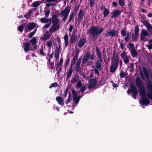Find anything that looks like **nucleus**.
Returning <instances> with one entry per match:
<instances>
[{"mask_svg": "<svg viewBox=\"0 0 152 152\" xmlns=\"http://www.w3.org/2000/svg\"><path fill=\"white\" fill-rule=\"evenodd\" d=\"M86 42V41L85 39H81L77 43L78 46L79 48H81L85 45Z\"/></svg>", "mask_w": 152, "mask_h": 152, "instance_id": "16", "label": "nucleus"}, {"mask_svg": "<svg viewBox=\"0 0 152 152\" xmlns=\"http://www.w3.org/2000/svg\"><path fill=\"white\" fill-rule=\"evenodd\" d=\"M79 79V77L77 75H76L73 77H72L71 80V83L72 84H74L77 82Z\"/></svg>", "mask_w": 152, "mask_h": 152, "instance_id": "23", "label": "nucleus"}, {"mask_svg": "<svg viewBox=\"0 0 152 152\" xmlns=\"http://www.w3.org/2000/svg\"><path fill=\"white\" fill-rule=\"evenodd\" d=\"M130 89H128L127 92L128 94H129L132 92V96L134 99L137 98V96L138 94V92L136 86L133 83H131L129 85Z\"/></svg>", "mask_w": 152, "mask_h": 152, "instance_id": "3", "label": "nucleus"}, {"mask_svg": "<svg viewBox=\"0 0 152 152\" xmlns=\"http://www.w3.org/2000/svg\"><path fill=\"white\" fill-rule=\"evenodd\" d=\"M50 37V34H48L47 35L45 34L42 37V40L45 41L48 39Z\"/></svg>", "mask_w": 152, "mask_h": 152, "instance_id": "29", "label": "nucleus"}, {"mask_svg": "<svg viewBox=\"0 0 152 152\" xmlns=\"http://www.w3.org/2000/svg\"><path fill=\"white\" fill-rule=\"evenodd\" d=\"M129 47L130 49H134V46L132 43H131L129 45Z\"/></svg>", "mask_w": 152, "mask_h": 152, "instance_id": "61", "label": "nucleus"}, {"mask_svg": "<svg viewBox=\"0 0 152 152\" xmlns=\"http://www.w3.org/2000/svg\"><path fill=\"white\" fill-rule=\"evenodd\" d=\"M77 39V37L75 35V34L73 33L69 39L70 44H72L75 43L76 42Z\"/></svg>", "mask_w": 152, "mask_h": 152, "instance_id": "12", "label": "nucleus"}, {"mask_svg": "<svg viewBox=\"0 0 152 152\" xmlns=\"http://www.w3.org/2000/svg\"><path fill=\"white\" fill-rule=\"evenodd\" d=\"M48 23L45 24L43 26V28H49L51 25V22H49Z\"/></svg>", "mask_w": 152, "mask_h": 152, "instance_id": "52", "label": "nucleus"}, {"mask_svg": "<svg viewBox=\"0 0 152 152\" xmlns=\"http://www.w3.org/2000/svg\"><path fill=\"white\" fill-rule=\"evenodd\" d=\"M98 27L96 26H93L87 31L88 33L91 34L93 39L96 38V36L100 34L104 29V28L103 27L100 28L98 31Z\"/></svg>", "mask_w": 152, "mask_h": 152, "instance_id": "2", "label": "nucleus"}, {"mask_svg": "<svg viewBox=\"0 0 152 152\" xmlns=\"http://www.w3.org/2000/svg\"><path fill=\"white\" fill-rule=\"evenodd\" d=\"M62 66H59V68L58 69V71L57 72V74H58V75L59 74V73L61 72V70L62 69Z\"/></svg>", "mask_w": 152, "mask_h": 152, "instance_id": "63", "label": "nucleus"}, {"mask_svg": "<svg viewBox=\"0 0 152 152\" xmlns=\"http://www.w3.org/2000/svg\"><path fill=\"white\" fill-rule=\"evenodd\" d=\"M127 54L125 52H122L121 54V57L123 59L125 58V57L126 56Z\"/></svg>", "mask_w": 152, "mask_h": 152, "instance_id": "56", "label": "nucleus"}, {"mask_svg": "<svg viewBox=\"0 0 152 152\" xmlns=\"http://www.w3.org/2000/svg\"><path fill=\"white\" fill-rule=\"evenodd\" d=\"M71 7L69 6H67L65 9L61 11L58 15L61 16H63L62 21L65 22L67 19L69 14L70 12Z\"/></svg>", "mask_w": 152, "mask_h": 152, "instance_id": "5", "label": "nucleus"}, {"mask_svg": "<svg viewBox=\"0 0 152 152\" xmlns=\"http://www.w3.org/2000/svg\"><path fill=\"white\" fill-rule=\"evenodd\" d=\"M147 96L148 99H151V101L152 102V93L149 92H148Z\"/></svg>", "mask_w": 152, "mask_h": 152, "instance_id": "58", "label": "nucleus"}, {"mask_svg": "<svg viewBox=\"0 0 152 152\" xmlns=\"http://www.w3.org/2000/svg\"><path fill=\"white\" fill-rule=\"evenodd\" d=\"M121 11L119 10H115L113 12L111 18H116L120 15Z\"/></svg>", "mask_w": 152, "mask_h": 152, "instance_id": "9", "label": "nucleus"}, {"mask_svg": "<svg viewBox=\"0 0 152 152\" xmlns=\"http://www.w3.org/2000/svg\"><path fill=\"white\" fill-rule=\"evenodd\" d=\"M23 45L24 46V50L26 52H28L29 50H32L31 48L30 49V46L31 44L30 43L28 42H24Z\"/></svg>", "mask_w": 152, "mask_h": 152, "instance_id": "10", "label": "nucleus"}, {"mask_svg": "<svg viewBox=\"0 0 152 152\" xmlns=\"http://www.w3.org/2000/svg\"><path fill=\"white\" fill-rule=\"evenodd\" d=\"M70 87L69 86H68L66 89L64 90L63 95V96L64 97H66V96L68 91Z\"/></svg>", "mask_w": 152, "mask_h": 152, "instance_id": "31", "label": "nucleus"}, {"mask_svg": "<svg viewBox=\"0 0 152 152\" xmlns=\"http://www.w3.org/2000/svg\"><path fill=\"white\" fill-rule=\"evenodd\" d=\"M36 26V23H28V25L26 26L28 31H30L34 28Z\"/></svg>", "mask_w": 152, "mask_h": 152, "instance_id": "11", "label": "nucleus"}, {"mask_svg": "<svg viewBox=\"0 0 152 152\" xmlns=\"http://www.w3.org/2000/svg\"><path fill=\"white\" fill-rule=\"evenodd\" d=\"M143 70L145 77L147 80H149V77L147 69L146 68L144 67L143 68Z\"/></svg>", "mask_w": 152, "mask_h": 152, "instance_id": "22", "label": "nucleus"}, {"mask_svg": "<svg viewBox=\"0 0 152 152\" xmlns=\"http://www.w3.org/2000/svg\"><path fill=\"white\" fill-rule=\"evenodd\" d=\"M50 66V67H49V68L50 69L52 70L54 68V63L53 62H51L50 63V64H49Z\"/></svg>", "mask_w": 152, "mask_h": 152, "instance_id": "59", "label": "nucleus"}, {"mask_svg": "<svg viewBox=\"0 0 152 152\" xmlns=\"http://www.w3.org/2000/svg\"><path fill=\"white\" fill-rule=\"evenodd\" d=\"M88 59H89L84 57L82 61V64H85L88 61Z\"/></svg>", "mask_w": 152, "mask_h": 152, "instance_id": "47", "label": "nucleus"}, {"mask_svg": "<svg viewBox=\"0 0 152 152\" xmlns=\"http://www.w3.org/2000/svg\"><path fill=\"white\" fill-rule=\"evenodd\" d=\"M72 100L71 95L70 94L69 95L67 99V100L65 102L66 104H68L69 102H71Z\"/></svg>", "mask_w": 152, "mask_h": 152, "instance_id": "44", "label": "nucleus"}, {"mask_svg": "<svg viewBox=\"0 0 152 152\" xmlns=\"http://www.w3.org/2000/svg\"><path fill=\"white\" fill-rule=\"evenodd\" d=\"M96 55L99 58V60H97L95 64V66L96 68L99 70H101L102 68L101 65L102 62V56L100 52L99 49L98 47L96 46Z\"/></svg>", "mask_w": 152, "mask_h": 152, "instance_id": "4", "label": "nucleus"}, {"mask_svg": "<svg viewBox=\"0 0 152 152\" xmlns=\"http://www.w3.org/2000/svg\"><path fill=\"white\" fill-rule=\"evenodd\" d=\"M86 89V86H83L82 87L80 91L81 92L83 93Z\"/></svg>", "mask_w": 152, "mask_h": 152, "instance_id": "54", "label": "nucleus"}, {"mask_svg": "<svg viewBox=\"0 0 152 152\" xmlns=\"http://www.w3.org/2000/svg\"><path fill=\"white\" fill-rule=\"evenodd\" d=\"M111 36L112 37H117L118 35V31L114 29H111L110 30Z\"/></svg>", "mask_w": 152, "mask_h": 152, "instance_id": "19", "label": "nucleus"}, {"mask_svg": "<svg viewBox=\"0 0 152 152\" xmlns=\"http://www.w3.org/2000/svg\"><path fill=\"white\" fill-rule=\"evenodd\" d=\"M113 56L114 57V59L113 62V63L118 65L119 60V59L118 58V54L115 55V53H113Z\"/></svg>", "mask_w": 152, "mask_h": 152, "instance_id": "20", "label": "nucleus"}, {"mask_svg": "<svg viewBox=\"0 0 152 152\" xmlns=\"http://www.w3.org/2000/svg\"><path fill=\"white\" fill-rule=\"evenodd\" d=\"M37 31V28L35 29L32 32L30 33L28 35V37L30 38H31L34 35V34H35V33H36Z\"/></svg>", "mask_w": 152, "mask_h": 152, "instance_id": "36", "label": "nucleus"}, {"mask_svg": "<svg viewBox=\"0 0 152 152\" xmlns=\"http://www.w3.org/2000/svg\"><path fill=\"white\" fill-rule=\"evenodd\" d=\"M82 86L81 82L80 81H79L77 83L76 86L77 88H80Z\"/></svg>", "mask_w": 152, "mask_h": 152, "instance_id": "60", "label": "nucleus"}, {"mask_svg": "<svg viewBox=\"0 0 152 152\" xmlns=\"http://www.w3.org/2000/svg\"><path fill=\"white\" fill-rule=\"evenodd\" d=\"M81 69L80 64L76 63L75 67V71L76 72H79Z\"/></svg>", "mask_w": 152, "mask_h": 152, "instance_id": "28", "label": "nucleus"}, {"mask_svg": "<svg viewBox=\"0 0 152 152\" xmlns=\"http://www.w3.org/2000/svg\"><path fill=\"white\" fill-rule=\"evenodd\" d=\"M90 5L91 7H92L94 5V0H89Z\"/></svg>", "mask_w": 152, "mask_h": 152, "instance_id": "57", "label": "nucleus"}, {"mask_svg": "<svg viewBox=\"0 0 152 152\" xmlns=\"http://www.w3.org/2000/svg\"><path fill=\"white\" fill-rule=\"evenodd\" d=\"M56 100L59 104L62 105H64V100L61 97L57 96L56 97Z\"/></svg>", "mask_w": 152, "mask_h": 152, "instance_id": "15", "label": "nucleus"}, {"mask_svg": "<svg viewBox=\"0 0 152 152\" xmlns=\"http://www.w3.org/2000/svg\"><path fill=\"white\" fill-rule=\"evenodd\" d=\"M73 72L72 67H69V70L68 72L67 75L66 77V80H68L69 78L71 76Z\"/></svg>", "mask_w": 152, "mask_h": 152, "instance_id": "25", "label": "nucleus"}, {"mask_svg": "<svg viewBox=\"0 0 152 152\" xmlns=\"http://www.w3.org/2000/svg\"><path fill=\"white\" fill-rule=\"evenodd\" d=\"M63 59L62 58H61L59 62L58 63L57 65L58 66H62V63L63 62Z\"/></svg>", "mask_w": 152, "mask_h": 152, "instance_id": "53", "label": "nucleus"}, {"mask_svg": "<svg viewBox=\"0 0 152 152\" xmlns=\"http://www.w3.org/2000/svg\"><path fill=\"white\" fill-rule=\"evenodd\" d=\"M44 12L45 13V17L47 18H48L50 12V10H45Z\"/></svg>", "mask_w": 152, "mask_h": 152, "instance_id": "42", "label": "nucleus"}, {"mask_svg": "<svg viewBox=\"0 0 152 152\" xmlns=\"http://www.w3.org/2000/svg\"><path fill=\"white\" fill-rule=\"evenodd\" d=\"M90 52L89 51H87L86 52V53L85 54V56H84V57H86L88 59L90 58Z\"/></svg>", "mask_w": 152, "mask_h": 152, "instance_id": "51", "label": "nucleus"}, {"mask_svg": "<svg viewBox=\"0 0 152 152\" xmlns=\"http://www.w3.org/2000/svg\"><path fill=\"white\" fill-rule=\"evenodd\" d=\"M134 33H132V39L133 41H137L139 36V26L136 25L134 28Z\"/></svg>", "mask_w": 152, "mask_h": 152, "instance_id": "6", "label": "nucleus"}, {"mask_svg": "<svg viewBox=\"0 0 152 152\" xmlns=\"http://www.w3.org/2000/svg\"><path fill=\"white\" fill-rule=\"evenodd\" d=\"M111 83H112L113 86L114 88H117L118 87V85L117 84L115 83L113 81H112Z\"/></svg>", "mask_w": 152, "mask_h": 152, "instance_id": "64", "label": "nucleus"}, {"mask_svg": "<svg viewBox=\"0 0 152 152\" xmlns=\"http://www.w3.org/2000/svg\"><path fill=\"white\" fill-rule=\"evenodd\" d=\"M126 28H123L122 29L121 31V34L122 37H124L126 36Z\"/></svg>", "mask_w": 152, "mask_h": 152, "instance_id": "33", "label": "nucleus"}, {"mask_svg": "<svg viewBox=\"0 0 152 152\" xmlns=\"http://www.w3.org/2000/svg\"><path fill=\"white\" fill-rule=\"evenodd\" d=\"M146 85L148 90L152 92V81L147 80L146 81Z\"/></svg>", "mask_w": 152, "mask_h": 152, "instance_id": "14", "label": "nucleus"}, {"mask_svg": "<svg viewBox=\"0 0 152 152\" xmlns=\"http://www.w3.org/2000/svg\"><path fill=\"white\" fill-rule=\"evenodd\" d=\"M70 59L69 58H68L66 60L65 63L66 65V67L69 64L70 61Z\"/></svg>", "mask_w": 152, "mask_h": 152, "instance_id": "62", "label": "nucleus"}, {"mask_svg": "<svg viewBox=\"0 0 152 152\" xmlns=\"http://www.w3.org/2000/svg\"><path fill=\"white\" fill-rule=\"evenodd\" d=\"M141 34L144 36H147L148 35V33L145 30L143 29L142 31Z\"/></svg>", "mask_w": 152, "mask_h": 152, "instance_id": "41", "label": "nucleus"}, {"mask_svg": "<svg viewBox=\"0 0 152 152\" xmlns=\"http://www.w3.org/2000/svg\"><path fill=\"white\" fill-rule=\"evenodd\" d=\"M124 60V62L126 64H127L129 62V57L127 56H126L125 58L123 59Z\"/></svg>", "mask_w": 152, "mask_h": 152, "instance_id": "46", "label": "nucleus"}, {"mask_svg": "<svg viewBox=\"0 0 152 152\" xmlns=\"http://www.w3.org/2000/svg\"><path fill=\"white\" fill-rule=\"evenodd\" d=\"M37 41V40L36 39V37H34L32 38L30 42L31 43L32 46H34L36 44Z\"/></svg>", "mask_w": 152, "mask_h": 152, "instance_id": "30", "label": "nucleus"}, {"mask_svg": "<svg viewBox=\"0 0 152 152\" xmlns=\"http://www.w3.org/2000/svg\"><path fill=\"white\" fill-rule=\"evenodd\" d=\"M42 3V2L40 1H38L34 2L32 5L33 7H38Z\"/></svg>", "mask_w": 152, "mask_h": 152, "instance_id": "27", "label": "nucleus"}, {"mask_svg": "<svg viewBox=\"0 0 152 152\" xmlns=\"http://www.w3.org/2000/svg\"><path fill=\"white\" fill-rule=\"evenodd\" d=\"M77 59L72 58L71 62V64L70 67H72V66H74L76 64Z\"/></svg>", "mask_w": 152, "mask_h": 152, "instance_id": "37", "label": "nucleus"}, {"mask_svg": "<svg viewBox=\"0 0 152 152\" xmlns=\"http://www.w3.org/2000/svg\"><path fill=\"white\" fill-rule=\"evenodd\" d=\"M119 3L120 5L123 6L125 4V0H119Z\"/></svg>", "mask_w": 152, "mask_h": 152, "instance_id": "50", "label": "nucleus"}, {"mask_svg": "<svg viewBox=\"0 0 152 152\" xmlns=\"http://www.w3.org/2000/svg\"><path fill=\"white\" fill-rule=\"evenodd\" d=\"M143 24L147 27L149 31H150L151 30L152 26L149 22L146 20H144L143 21Z\"/></svg>", "mask_w": 152, "mask_h": 152, "instance_id": "17", "label": "nucleus"}, {"mask_svg": "<svg viewBox=\"0 0 152 152\" xmlns=\"http://www.w3.org/2000/svg\"><path fill=\"white\" fill-rule=\"evenodd\" d=\"M72 94L73 95V97H76L77 96V92L75 91L74 89L72 90Z\"/></svg>", "mask_w": 152, "mask_h": 152, "instance_id": "55", "label": "nucleus"}, {"mask_svg": "<svg viewBox=\"0 0 152 152\" xmlns=\"http://www.w3.org/2000/svg\"><path fill=\"white\" fill-rule=\"evenodd\" d=\"M59 86L58 83L56 82H54L51 84L49 88H51L52 87H58Z\"/></svg>", "mask_w": 152, "mask_h": 152, "instance_id": "38", "label": "nucleus"}, {"mask_svg": "<svg viewBox=\"0 0 152 152\" xmlns=\"http://www.w3.org/2000/svg\"><path fill=\"white\" fill-rule=\"evenodd\" d=\"M90 58L91 60H94L96 58V56L94 53H92L90 54Z\"/></svg>", "mask_w": 152, "mask_h": 152, "instance_id": "43", "label": "nucleus"}, {"mask_svg": "<svg viewBox=\"0 0 152 152\" xmlns=\"http://www.w3.org/2000/svg\"><path fill=\"white\" fill-rule=\"evenodd\" d=\"M73 102H74L76 104H77L80 101L79 99L77 97V96L76 97H73Z\"/></svg>", "mask_w": 152, "mask_h": 152, "instance_id": "40", "label": "nucleus"}, {"mask_svg": "<svg viewBox=\"0 0 152 152\" xmlns=\"http://www.w3.org/2000/svg\"><path fill=\"white\" fill-rule=\"evenodd\" d=\"M40 54L43 56L45 55V53L44 52L43 48H41L39 50Z\"/></svg>", "mask_w": 152, "mask_h": 152, "instance_id": "48", "label": "nucleus"}, {"mask_svg": "<svg viewBox=\"0 0 152 152\" xmlns=\"http://www.w3.org/2000/svg\"><path fill=\"white\" fill-rule=\"evenodd\" d=\"M118 66V64L113 63L111 66L110 71L112 73L114 72L117 69Z\"/></svg>", "mask_w": 152, "mask_h": 152, "instance_id": "18", "label": "nucleus"}, {"mask_svg": "<svg viewBox=\"0 0 152 152\" xmlns=\"http://www.w3.org/2000/svg\"><path fill=\"white\" fill-rule=\"evenodd\" d=\"M53 26H57V24L59 23L60 20L58 18L57 16L56 15H54L52 16V20Z\"/></svg>", "mask_w": 152, "mask_h": 152, "instance_id": "8", "label": "nucleus"}, {"mask_svg": "<svg viewBox=\"0 0 152 152\" xmlns=\"http://www.w3.org/2000/svg\"><path fill=\"white\" fill-rule=\"evenodd\" d=\"M58 29V26H51L50 28L49 31L50 33H52L55 31L57 30Z\"/></svg>", "mask_w": 152, "mask_h": 152, "instance_id": "24", "label": "nucleus"}, {"mask_svg": "<svg viewBox=\"0 0 152 152\" xmlns=\"http://www.w3.org/2000/svg\"><path fill=\"white\" fill-rule=\"evenodd\" d=\"M88 82L89 85L88 88L89 89L94 88L97 84V81L96 78L90 79H89Z\"/></svg>", "mask_w": 152, "mask_h": 152, "instance_id": "7", "label": "nucleus"}, {"mask_svg": "<svg viewBox=\"0 0 152 152\" xmlns=\"http://www.w3.org/2000/svg\"><path fill=\"white\" fill-rule=\"evenodd\" d=\"M130 38V33L129 32H128L126 36V37L125 38V42H128Z\"/></svg>", "mask_w": 152, "mask_h": 152, "instance_id": "39", "label": "nucleus"}, {"mask_svg": "<svg viewBox=\"0 0 152 152\" xmlns=\"http://www.w3.org/2000/svg\"><path fill=\"white\" fill-rule=\"evenodd\" d=\"M135 84L138 88V91L141 95L142 101H140L142 105H147L149 104L150 101L146 97L147 94L144 86L142 83V81L140 77H137L135 81Z\"/></svg>", "mask_w": 152, "mask_h": 152, "instance_id": "1", "label": "nucleus"}, {"mask_svg": "<svg viewBox=\"0 0 152 152\" xmlns=\"http://www.w3.org/2000/svg\"><path fill=\"white\" fill-rule=\"evenodd\" d=\"M60 52L56 51L55 53L54 56L56 60H58L59 58Z\"/></svg>", "mask_w": 152, "mask_h": 152, "instance_id": "45", "label": "nucleus"}, {"mask_svg": "<svg viewBox=\"0 0 152 152\" xmlns=\"http://www.w3.org/2000/svg\"><path fill=\"white\" fill-rule=\"evenodd\" d=\"M110 11L107 8L105 9L103 12V15L104 17H105L107 16L109 14Z\"/></svg>", "mask_w": 152, "mask_h": 152, "instance_id": "35", "label": "nucleus"}, {"mask_svg": "<svg viewBox=\"0 0 152 152\" xmlns=\"http://www.w3.org/2000/svg\"><path fill=\"white\" fill-rule=\"evenodd\" d=\"M46 45L48 48H51L53 46L52 43L50 41H48L46 42Z\"/></svg>", "mask_w": 152, "mask_h": 152, "instance_id": "49", "label": "nucleus"}, {"mask_svg": "<svg viewBox=\"0 0 152 152\" xmlns=\"http://www.w3.org/2000/svg\"><path fill=\"white\" fill-rule=\"evenodd\" d=\"M130 52L133 58L138 55V53L135 49H131Z\"/></svg>", "mask_w": 152, "mask_h": 152, "instance_id": "26", "label": "nucleus"}, {"mask_svg": "<svg viewBox=\"0 0 152 152\" xmlns=\"http://www.w3.org/2000/svg\"><path fill=\"white\" fill-rule=\"evenodd\" d=\"M84 15L83 11L82 10H80L77 18V21L79 23H80L82 20Z\"/></svg>", "mask_w": 152, "mask_h": 152, "instance_id": "13", "label": "nucleus"}, {"mask_svg": "<svg viewBox=\"0 0 152 152\" xmlns=\"http://www.w3.org/2000/svg\"><path fill=\"white\" fill-rule=\"evenodd\" d=\"M40 21L42 23H46L51 22V19L50 18L47 19L45 18H43L40 19Z\"/></svg>", "mask_w": 152, "mask_h": 152, "instance_id": "21", "label": "nucleus"}, {"mask_svg": "<svg viewBox=\"0 0 152 152\" xmlns=\"http://www.w3.org/2000/svg\"><path fill=\"white\" fill-rule=\"evenodd\" d=\"M25 26V25L24 24L20 25L18 27V30L20 32H22L23 30V28H24Z\"/></svg>", "mask_w": 152, "mask_h": 152, "instance_id": "34", "label": "nucleus"}, {"mask_svg": "<svg viewBox=\"0 0 152 152\" xmlns=\"http://www.w3.org/2000/svg\"><path fill=\"white\" fill-rule=\"evenodd\" d=\"M74 12H71L70 14L69 18V20L68 22L67 23H69L74 18Z\"/></svg>", "mask_w": 152, "mask_h": 152, "instance_id": "32", "label": "nucleus"}]
</instances>
